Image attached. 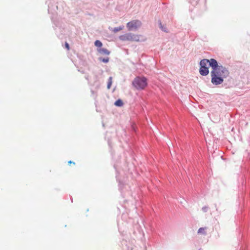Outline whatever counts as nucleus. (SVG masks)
Segmentation results:
<instances>
[{"label":"nucleus","instance_id":"obj_1","mask_svg":"<svg viewBox=\"0 0 250 250\" xmlns=\"http://www.w3.org/2000/svg\"><path fill=\"white\" fill-rule=\"evenodd\" d=\"M211 83L215 85L221 84L224 79L229 75V71L222 65H218L216 61V66L213 67L211 71Z\"/></svg>","mask_w":250,"mask_h":250},{"label":"nucleus","instance_id":"obj_2","mask_svg":"<svg viewBox=\"0 0 250 250\" xmlns=\"http://www.w3.org/2000/svg\"><path fill=\"white\" fill-rule=\"evenodd\" d=\"M216 60L214 59L210 60L203 59L200 62V68L199 70L200 74L202 76H206L209 73L208 68L209 66L213 67L216 66Z\"/></svg>","mask_w":250,"mask_h":250},{"label":"nucleus","instance_id":"obj_3","mask_svg":"<svg viewBox=\"0 0 250 250\" xmlns=\"http://www.w3.org/2000/svg\"><path fill=\"white\" fill-rule=\"evenodd\" d=\"M119 39L123 41L141 42L145 40V39L141 35L131 33L121 35L119 37Z\"/></svg>","mask_w":250,"mask_h":250},{"label":"nucleus","instance_id":"obj_4","mask_svg":"<svg viewBox=\"0 0 250 250\" xmlns=\"http://www.w3.org/2000/svg\"><path fill=\"white\" fill-rule=\"evenodd\" d=\"M132 84L137 89H144L147 86V79L144 77H137L132 82Z\"/></svg>","mask_w":250,"mask_h":250},{"label":"nucleus","instance_id":"obj_5","mask_svg":"<svg viewBox=\"0 0 250 250\" xmlns=\"http://www.w3.org/2000/svg\"><path fill=\"white\" fill-rule=\"evenodd\" d=\"M141 25V22L138 20H133L127 23V27L129 30H136Z\"/></svg>","mask_w":250,"mask_h":250},{"label":"nucleus","instance_id":"obj_6","mask_svg":"<svg viewBox=\"0 0 250 250\" xmlns=\"http://www.w3.org/2000/svg\"><path fill=\"white\" fill-rule=\"evenodd\" d=\"M98 51L99 52V53L103 55H108L110 54V51L106 48H100L98 49Z\"/></svg>","mask_w":250,"mask_h":250},{"label":"nucleus","instance_id":"obj_7","mask_svg":"<svg viewBox=\"0 0 250 250\" xmlns=\"http://www.w3.org/2000/svg\"><path fill=\"white\" fill-rule=\"evenodd\" d=\"M206 229H207V228H200L198 230V233L206 235Z\"/></svg>","mask_w":250,"mask_h":250},{"label":"nucleus","instance_id":"obj_8","mask_svg":"<svg viewBox=\"0 0 250 250\" xmlns=\"http://www.w3.org/2000/svg\"><path fill=\"white\" fill-rule=\"evenodd\" d=\"M115 105L117 106H122L123 105V102L121 99H118L115 102Z\"/></svg>","mask_w":250,"mask_h":250},{"label":"nucleus","instance_id":"obj_9","mask_svg":"<svg viewBox=\"0 0 250 250\" xmlns=\"http://www.w3.org/2000/svg\"><path fill=\"white\" fill-rule=\"evenodd\" d=\"M94 44L98 47H101L103 45L102 42L99 40H96L94 42Z\"/></svg>","mask_w":250,"mask_h":250},{"label":"nucleus","instance_id":"obj_10","mask_svg":"<svg viewBox=\"0 0 250 250\" xmlns=\"http://www.w3.org/2000/svg\"><path fill=\"white\" fill-rule=\"evenodd\" d=\"M124 28V26H120V27H116V28H114L113 29V31L115 33H116L120 30H122V29H123Z\"/></svg>","mask_w":250,"mask_h":250},{"label":"nucleus","instance_id":"obj_11","mask_svg":"<svg viewBox=\"0 0 250 250\" xmlns=\"http://www.w3.org/2000/svg\"><path fill=\"white\" fill-rule=\"evenodd\" d=\"M112 83V77H109V78L108 79V82L107 86L108 89L110 88Z\"/></svg>","mask_w":250,"mask_h":250},{"label":"nucleus","instance_id":"obj_12","mask_svg":"<svg viewBox=\"0 0 250 250\" xmlns=\"http://www.w3.org/2000/svg\"><path fill=\"white\" fill-rule=\"evenodd\" d=\"M100 60L104 63H107L109 61V58H103V59L101 58Z\"/></svg>","mask_w":250,"mask_h":250},{"label":"nucleus","instance_id":"obj_13","mask_svg":"<svg viewBox=\"0 0 250 250\" xmlns=\"http://www.w3.org/2000/svg\"><path fill=\"white\" fill-rule=\"evenodd\" d=\"M65 46L68 50H69L70 49V47H69V44L67 42H66L65 43Z\"/></svg>","mask_w":250,"mask_h":250},{"label":"nucleus","instance_id":"obj_14","mask_svg":"<svg viewBox=\"0 0 250 250\" xmlns=\"http://www.w3.org/2000/svg\"><path fill=\"white\" fill-rule=\"evenodd\" d=\"M207 209H208L207 207H204L202 208V210L204 212H206L207 211Z\"/></svg>","mask_w":250,"mask_h":250},{"label":"nucleus","instance_id":"obj_15","mask_svg":"<svg viewBox=\"0 0 250 250\" xmlns=\"http://www.w3.org/2000/svg\"><path fill=\"white\" fill-rule=\"evenodd\" d=\"M68 164H74V165H75V163L74 162H72L71 161H69L68 162Z\"/></svg>","mask_w":250,"mask_h":250},{"label":"nucleus","instance_id":"obj_16","mask_svg":"<svg viewBox=\"0 0 250 250\" xmlns=\"http://www.w3.org/2000/svg\"><path fill=\"white\" fill-rule=\"evenodd\" d=\"M160 27H161V28H162V30H163V26H162V23H160Z\"/></svg>","mask_w":250,"mask_h":250}]
</instances>
